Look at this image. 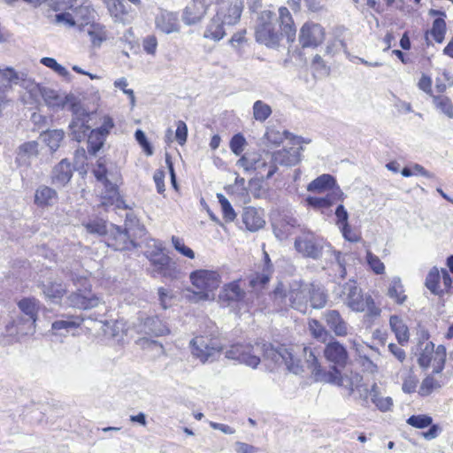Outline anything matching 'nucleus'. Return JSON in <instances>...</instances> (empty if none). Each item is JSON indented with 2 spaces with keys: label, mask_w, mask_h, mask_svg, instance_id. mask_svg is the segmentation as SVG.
I'll return each instance as SVG.
<instances>
[{
  "label": "nucleus",
  "mask_w": 453,
  "mask_h": 453,
  "mask_svg": "<svg viewBox=\"0 0 453 453\" xmlns=\"http://www.w3.org/2000/svg\"><path fill=\"white\" fill-rule=\"evenodd\" d=\"M305 363L311 378L316 382L329 383L344 388L350 395L363 386V377L357 372H342L349 362L346 347L337 340L327 342L323 349L325 359L331 365L326 370L309 347H303Z\"/></svg>",
  "instance_id": "nucleus-1"
},
{
  "label": "nucleus",
  "mask_w": 453,
  "mask_h": 453,
  "mask_svg": "<svg viewBox=\"0 0 453 453\" xmlns=\"http://www.w3.org/2000/svg\"><path fill=\"white\" fill-rule=\"evenodd\" d=\"M226 357L237 360L252 368H257L261 362V357L274 364L285 365L289 372L296 374L303 372L302 361L296 357L290 345L273 343L265 340H257L251 343L232 344L226 349Z\"/></svg>",
  "instance_id": "nucleus-2"
},
{
  "label": "nucleus",
  "mask_w": 453,
  "mask_h": 453,
  "mask_svg": "<svg viewBox=\"0 0 453 453\" xmlns=\"http://www.w3.org/2000/svg\"><path fill=\"white\" fill-rule=\"evenodd\" d=\"M296 32V25L290 11L286 6H280L277 13L271 10L259 12L255 27V39L267 48L278 49L284 37L288 43H294Z\"/></svg>",
  "instance_id": "nucleus-3"
},
{
  "label": "nucleus",
  "mask_w": 453,
  "mask_h": 453,
  "mask_svg": "<svg viewBox=\"0 0 453 453\" xmlns=\"http://www.w3.org/2000/svg\"><path fill=\"white\" fill-rule=\"evenodd\" d=\"M224 348V338L214 323L205 325L190 342L192 355L202 363L219 356Z\"/></svg>",
  "instance_id": "nucleus-4"
},
{
  "label": "nucleus",
  "mask_w": 453,
  "mask_h": 453,
  "mask_svg": "<svg viewBox=\"0 0 453 453\" xmlns=\"http://www.w3.org/2000/svg\"><path fill=\"white\" fill-rule=\"evenodd\" d=\"M236 165L257 181L269 180L278 170L275 155L265 150L244 153Z\"/></svg>",
  "instance_id": "nucleus-5"
},
{
  "label": "nucleus",
  "mask_w": 453,
  "mask_h": 453,
  "mask_svg": "<svg viewBox=\"0 0 453 453\" xmlns=\"http://www.w3.org/2000/svg\"><path fill=\"white\" fill-rule=\"evenodd\" d=\"M309 291L307 283L303 281H293L288 288L280 283L273 290V301L305 313L308 310Z\"/></svg>",
  "instance_id": "nucleus-6"
},
{
  "label": "nucleus",
  "mask_w": 453,
  "mask_h": 453,
  "mask_svg": "<svg viewBox=\"0 0 453 453\" xmlns=\"http://www.w3.org/2000/svg\"><path fill=\"white\" fill-rule=\"evenodd\" d=\"M190 281L199 299H213L215 291L221 283V276L218 271L198 269L190 273Z\"/></svg>",
  "instance_id": "nucleus-7"
},
{
  "label": "nucleus",
  "mask_w": 453,
  "mask_h": 453,
  "mask_svg": "<svg viewBox=\"0 0 453 453\" xmlns=\"http://www.w3.org/2000/svg\"><path fill=\"white\" fill-rule=\"evenodd\" d=\"M326 36V29L321 24L307 20L299 29L298 42L303 50H314L324 44Z\"/></svg>",
  "instance_id": "nucleus-8"
},
{
  "label": "nucleus",
  "mask_w": 453,
  "mask_h": 453,
  "mask_svg": "<svg viewBox=\"0 0 453 453\" xmlns=\"http://www.w3.org/2000/svg\"><path fill=\"white\" fill-rule=\"evenodd\" d=\"M149 261L152 267L153 276L159 275L169 279L177 277L178 271L175 263L163 250L151 252L149 256Z\"/></svg>",
  "instance_id": "nucleus-9"
},
{
  "label": "nucleus",
  "mask_w": 453,
  "mask_h": 453,
  "mask_svg": "<svg viewBox=\"0 0 453 453\" xmlns=\"http://www.w3.org/2000/svg\"><path fill=\"white\" fill-rule=\"evenodd\" d=\"M426 287L434 295H442L448 292L452 286V279L446 269L440 272L437 267H433L426 279Z\"/></svg>",
  "instance_id": "nucleus-10"
},
{
  "label": "nucleus",
  "mask_w": 453,
  "mask_h": 453,
  "mask_svg": "<svg viewBox=\"0 0 453 453\" xmlns=\"http://www.w3.org/2000/svg\"><path fill=\"white\" fill-rule=\"evenodd\" d=\"M105 242L108 247L115 250H127L134 248L136 245L130 238V234L126 228L113 226L106 234Z\"/></svg>",
  "instance_id": "nucleus-11"
},
{
  "label": "nucleus",
  "mask_w": 453,
  "mask_h": 453,
  "mask_svg": "<svg viewBox=\"0 0 453 453\" xmlns=\"http://www.w3.org/2000/svg\"><path fill=\"white\" fill-rule=\"evenodd\" d=\"M273 273V264L265 251L263 263L257 266L256 272L250 278V286L252 288H264L270 281Z\"/></svg>",
  "instance_id": "nucleus-12"
},
{
  "label": "nucleus",
  "mask_w": 453,
  "mask_h": 453,
  "mask_svg": "<svg viewBox=\"0 0 453 453\" xmlns=\"http://www.w3.org/2000/svg\"><path fill=\"white\" fill-rule=\"evenodd\" d=\"M342 295L345 296L349 308L357 312L365 311L364 301L366 298L355 281H349L343 285Z\"/></svg>",
  "instance_id": "nucleus-13"
},
{
  "label": "nucleus",
  "mask_w": 453,
  "mask_h": 453,
  "mask_svg": "<svg viewBox=\"0 0 453 453\" xmlns=\"http://www.w3.org/2000/svg\"><path fill=\"white\" fill-rule=\"evenodd\" d=\"M406 422L411 426L418 429L429 427L426 432L423 433V436L426 440L436 438L441 432L440 426L436 424H433L432 417L426 414L411 415L407 418Z\"/></svg>",
  "instance_id": "nucleus-14"
},
{
  "label": "nucleus",
  "mask_w": 453,
  "mask_h": 453,
  "mask_svg": "<svg viewBox=\"0 0 453 453\" xmlns=\"http://www.w3.org/2000/svg\"><path fill=\"white\" fill-rule=\"evenodd\" d=\"M241 282L242 280L239 279L223 286L219 296V299L224 305H229L233 303H240L244 300L246 292L242 288Z\"/></svg>",
  "instance_id": "nucleus-15"
},
{
  "label": "nucleus",
  "mask_w": 453,
  "mask_h": 453,
  "mask_svg": "<svg viewBox=\"0 0 453 453\" xmlns=\"http://www.w3.org/2000/svg\"><path fill=\"white\" fill-rule=\"evenodd\" d=\"M27 320L20 315H9L0 326V335L3 337L19 338L25 334Z\"/></svg>",
  "instance_id": "nucleus-16"
},
{
  "label": "nucleus",
  "mask_w": 453,
  "mask_h": 453,
  "mask_svg": "<svg viewBox=\"0 0 453 453\" xmlns=\"http://www.w3.org/2000/svg\"><path fill=\"white\" fill-rule=\"evenodd\" d=\"M67 301L70 307L81 310H88L96 307L99 303L98 297L90 289L73 292L68 296Z\"/></svg>",
  "instance_id": "nucleus-17"
},
{
  "label": "nucleus",
  "mask_w": 453,
  "mask_h": 453,
  "mask_svg": "<svg viewBox=\"0 0 453 453\" xmlns=\"http://www.w3.org/2000/svg\"><path fill=\"white\" fill-rule=\"evenodd\" d=\"M210 0H192L184 9L183 20L188 25L200 21L206 13Z\"/></svg>",
  "instance_id": "nucleus-18"
},
{
  "label": "nucleus",
  "mask_w": 453,
  "mask_h": 453,
  "mask_svg": "<svg viewBox=\"0 0 453 453\" xmlns=\"http://www.w3.org/2000/svg\"><path fill=\"white\" fill-rule=\"evenodd\" d=\"M103 185L104 191L101 196V205L105 208L111 206L118 209L125 208V202L119 194L118 185L110 180L104 182Z\"/></svg>",
  "instance_id": "nucleus-19"
},
{
  "label": "nucleus",
  "mask_w": 453,
  "mask_h": 453,
  "mask_svg": "<svg viewBox=\"0 0 453 453\" xmlns=\"http://www.w3.org/2000/svg\"><path fill=\"white\" fill-rule=\"evenodd\" d=\"M19 81V74L12 68L0 69V106L8 103L6 94Z\"/></svg>",
  "instance_id": "nucleus-20"
},
{
  "label": "nucleus",
  "mask_w": 453,
  "mask_h": 453,
  "mask_svg": "<svg viewBox=\"0 0 453 453\" xmlns=\"http://www.w3.org/2000/svg\"><path fill=\"white\" fill-rule=\"evenodd\" d=\"M429 15L437 17L434 19L430 29V35L436 42H442L445 37L447 26L445 22L446 14L442 11L431 9L429 10Z\"/></svg>",
  "instance_id": "nucleus-21"
},
{
  "label": "nucleus",
  "mask_w": 453,
  "mask_h": 453,
  "mask_svg": "<svg viewBox=\"0 0 453 453\" xmlns=\"http://www.w3.org/2000/svg\"><path fill=\"white\" fill-rule=\"evenodd\" d=\"M106 8L111 16L117 21L127 23L131 19V9L127 6L123 0H105Z\"/></svg>",
  "instance_id": "nucleus-22"
},
{
  "label": "nucleus",
  "mask_w": 453,
  "mask_h": 453,
  "mask_svg": "<svg viewBox=\"0 0 453 453\" xmlns=\"http://www.w3.org/2000/svg\"><path fill=\"white\" fill-rule=\"evenodd\" d=\"M73 176V167L67 159H62L53 169L51 182L59 186H65Z\"/></svg>",
  "instance_id": "nucleus-23"
},
{
  "label": "nucleus",
  "mask_w": 453,
  "mask_h": 453,
  "mask_svg": "<svg viewBox=\"0 0 453 453\" xmlns=\"http://www.w3.org/2000/svg\"><path fill=\"white\" fill-rule=\"evenodd\" d=\"M17 305L20 311L28 317L31 324L35 325L41 310V302L34 296H28L21 298Z\"/></svg>",
  "instance_id": "nucleus-24"
},
{
  "label": "nucleus",
  "mask_w": 453,
  "mask_h": 453,
  "mask_svg": "<svg viewBox=\"0 0 453 453\" xmlns=\"http://www.w3.org/2000/svg\"><path fill=\"white\" fill-rule=\"evenodd\" d=\"M325 321L335 335L344 337L348 334L347 323L338 311H327L325 313Z\"/></svg>",
  "instance_id": "nucleus-25"
},
{
  "label": "nucleus",
  "mask_w": 453,
  "mask_h": 453,
  "mask_svg": "<svg viewBox=\"0 0 453 453\" xmlns=\"http://www.w3.org/2000/svg\"><path fill=\"white\" fill-rule=\"evenodd\" d=\"M438 374L439 373H434L432 372L422 380L418 390V394L421 397L429 396L434 391L439 390L444 385L442 376Z\"/></svg>",
  "instance_id": "nucleus-26"
},
{
  "label": "nucleus",
  "mask_w": 453,
  "mask_h": 453,
  "mask_svg": "<svg viewBox=\"0 0 453 453\" xmlns=\"http://www.w3.org/2000/svg\"><path fill=\"white\" fill-rule=\"evenodd\" d=\"M57 200V191L48 186L42 185L35 190L34 202L40 208L52 206Z\"/></svg>",
  "instance_id": "nucleus-27"
},
{
  "label": "nucleus",
  "mask_w": 453,
  "mask_h": 453,
  "mask_svg": "<svg viewBox=\"0 0 453 453\" xmlns=\"http://www.w3.org/2000/svg\"><path fill=\"white\" fill-rule=\"evenodd\" d=\"M76 20V27L83 30L86 26L92 23L95 10L90 4H81L72 10Z\"/></svg>",
  "instance_id": "nucleus-28"
},
{
  "label": "nucleus",
  "mask_w": 453,
  "mask_h": 453,
  "mask_svg": "<svg viewBox=\"0 0 453 453\" xmlns=\"http://www.w3.org/2000/svg\"><path fill=\"white\" fill-rule=\"evenodd\" d=\"M143 327L145 334L150 336L159 337L166 335L170 333V330L165 323L157 316L146 318L143 322Z\"/></svg>",
  "instance_id": "nucleus-29"
},
{
  "label": "nucleus",
  "mask_w": 453,
  "mask_h": 453,
  "mask_svg": "<svg viewBox=\"0 0 453 453\" xmlns=\"http://www.w3.org/2000/svg\"><path fill=\"white\" fill-rule=\"evenodd\" d=\"M242 221L250 231H257L262 228L265 223L263 213L253 207H248L244 210Z\"/></svg>",
  "instance_id": "nucleus-30"
},
{
  "label": "nucleus",
  "mask_w": 453,
  "mask_h": 453,
  "mask_svg": "<svg viewBox=\"0 0 453 453\" xmlns=\"http://www.w3.org/2000/svg\"><path fill=\"white\" fill-rule=\"evenodd\" d=\"M64 319L56 320L51 325V330L58 334L61 330L70 331L79 328L84 322V318L79 315H66Z\"/></svg>",
  "instance_id": "nucleus-31"
},
{
  "label": "nucleus",
  "mask_w": 453,
  "mask_h": 453,
  "mask_svg": "<svg viewBox=\"0 0 453 453\" xmlns=\"http://www.w3.org/2000/svg\"><path fill=\"white\" fill-rule=\"evenodd\" d=\"M156 26L165 34L177 32L180 27L178 17L173 12L160 13L156 19Z\"/></svg>",
  "instance_id": "nucleus-32"
},
{
  "label": "nucleus",
  "mask_w": 453,
  "mask_h": 453,
  "mask_svg": "<svg viewBox=\"0 0 453 453\" xmlns=\"http://www.w3.org/2000/svg\"><path fill=\"white\" fill-rule=\"evenodd\" d=\"M289 134H290L287 130L282 129L281 127L271 126L267 127L264 139L268 147L277 148L288 138Z\"/></svg>",
  "instance_id": "nucleus-33"
},
{
  "label": "nucleus",
  "mask_w": 453,
  "mask_h": 453,
  "mask_svg": "<svg viewBox=\"0 0 453 453\" xmlns=\"http://www.w3.org/2000/svg\"><path fill=\"white\" fill-rule=\"evenodd\" d=\"M309 291L308 308L311 306L314 309L323 308L327 302V295L324 289L314 283H307Z\"/></svg>",
  "instance_id": "nucleus-34"
},
{
  "label": "nucleus",
  "mask_w": 453,
  "mask_h": 453,
  "mask_svg": "<svg viewBox=\"0 0 453 453\" xmlns=\"http://www.w3.org/2000/svg\"><path fill=\"white\" fill-rule=\"evenodd\" d=\"M242 10V3L236 0L230 3L225 10H222L219 13L222 17V20L225 24L233 26L240 20Z\"/></svg>",
  "instance_id": "nucleus-35"
},
{
  "label": "nucleus",
  "mask_w": 453,
  "mask_h": 453,
  "mask_svg": "<svg viewBox=\"0 0 453 453\" xmlns=\"http://www.w3.org/2000/svg\"><path fill=\"white\" fill-rule=\"evenodd\" d=\"M389 326L394 332L397 342L403 345L409 342V328L403 320L397 315H392L389 319Z\"/></svg>",
  "instance_id": "nucleus-36"
},
{
  "label": "nucleus",
  "mask_w": 453,
  "mask_h": 453,
  "mask_svg": "<svg viewBox=\"0 0 453 453\" xmlns=\"http://www.w3.org/2000/svg\"><path fill=\"white\" fill-rule=\"evenodd\" d=\"M224 24L225 23L222 20V17L219 12H217V14L211 18L210 23L208 24L204 32V36L214 41H219L224 37L226 34Z\"/></svg>",
  "instance_id": "nucleus-37"
},
{
  "label": "nucleus",
  "mask_w": 453,
  "mask_h": 453,
  "mask_svg": "<svg viewBox=\"0 0 453 453\" xmlns=\"http://www.w3.org/2000/svg\"><path fill=\"white\" fill-rule=\"evenodd\" d=\"M387 295L398 305L403 304L408 298L400 278H394L391 280L388 288Z\"/></svg>",
  "instance_id": "nucleus-38"
},
{
  "label": "nucleus",
  "mask_w": 453,
  "mask_h": 453,
  "mask_svg": "<svg viewBox=\"0 0 453 453\" xmlns=\"http://www.w3.org/2000/svg\"><path fill=\"white\" fill-rule=\"evenodd\" d=\"M342 193L337 188L327 194L325 197H309L307 201L309 204L315 208H328L337 201H342Z\"/></svg>",
  "instance_id": "nucleus-39"
},
{
  "label": "nucleus",
  "mask_w": 453,
  "mask_h": 453,
  "mask_svg": "<svg viewBox=\"0 0 453 453\" xmlns=\"http://www.w3.org/2000/svg\"><path fill=\"white\" fill-rule=\"evenodd\" d=\"M39 144L35 141L26 142L22 143L17 151V162L19 164L26 163L32 157L39 155Z\"/></svg>",
  "instance_id": "nucleus-40"
},
{
  "label": "nucleus",
  "mask_w": 453,
  "mask_h": 453,
  "mask_svg": "<svg viewBox=\"0 0 453 453\" xmlns=\"http://www.w3.org/2000/svg\"><path fill=\"white\" fill-rule=\"evenodd\" d=\"M88 34L94 47H100L108 39L105 27L96 22L88 25Z\"/></svg>",
  "instance_id": "nucleus-41"
},
{
  "label": "nucleus",
  "mask_w": 453,
  "mask_h": 453,
  "mask_svg": "<svg viewBox=\"0 0 453 453\" xmlns=\"http://www.w3.org/2000/svg\"><path fill=\"white\" fill-rule=\"evenodd\" d=\"M335 185L334 178L330 174H322L313 180L308 185V190L313 192H324L332 189Z\"/></svg>",
  "instance_id": "nucleus-42"
},
{
  "label": "nucleus",
  "mask_w": 453,
  "mask_h": 453,
  "mask_svg": "<svg viewBox=\"0 0 453 453\" xmlns=\"http://www.w3.org/2000/svg\"><path fill=\"white\" fill-rule=\"evenodd\" d=\"M43 142L51 151H56L64 140L65 133L61 129L47 130L42 134Z\"/></svg>",
  "instance_id": "nucleus-43"
},
{
  "label": "nucleus",
  "mask_w": 453,
  "mask_h": 453,
  "mask_svg": "<svg viewBox=\"0 0 453 453\" xmlns=\"http://www.w3.org/2000/svg\"><path fill=\"white\" fill-rule=\"evenodd\" d=\"M447 358L446 348L443 345H438L431 357V366L434 373H441L445 367Z\"/></svg>",
  "instance_id": "nucleus-44"
},
{
  "label": "nucleus",
  "mask_w": 453,
  "mask_h": 453,
  "mask_svg": "<svg viewBox=\"0 0 453 453\" xmlns=\"http://www.w3.org/2000/svg\"><path fill=\"white\" fill-rule=\"evenodd\" d=\"M105 136L102 131L93 129L88 135V151L90 155H96L103 147Z\"/></svg>",
  "instance_id": "nucleus-45"
},
{
  "label": "nucleus",
  "mask_w": 453,
  "mask_h": 453,
  "mask_svg": "<svg viewBox=\"0 0 453 453\" xmlns=\"http://www.w3.org/2000/svg\"><path fill=\"white\" fill-rule=\"evenodd\" d=\"M432 98L436 109L440 110L448 118H453V104L449 97L444 95H433Z\"/></svg>",
  "instance_id": "nucleus-46"
},
{
  "label": "nucleus",
  "mask_w": 453,
  "mask_h": 453,
  "mask_svg": "<svg viewBox=\"0 0 453 453\" xmlns=\"http://www.w3.org/2000/svg\"><path fill=\"white\" fill-rule=\"evenodd\" d=\"M43 294L52 301L61 300L66 294V289L60 283L50 282L43 285Z\"/></svg>",
  "instance_id": "nucleus-47"
},
{
  "label": "nucleus",
  "mask_w": 453,
  "mask_h": 453,
  "mask_svg": "<svg viewBox=\"0 0 453 453\" xmlns=\"http://www.w3.org/2000/svg\"><path fill=\"white\" fill-rule=\"evenodd\" d=\"M229 44L236 53L240 54L244 52L250 46L246 37V30H241L234 34L229 40Z\"/></svg>",
  "instance_id": "nucleus-48"
},
{
  "label": "nucleus",
  "mask_w": 453,
  "mask_h": 453,
  "mask_svg": "<svg viewBox=\"0 0 453 453\" xmlns=\"http://www.w3.org/2000/svg\"><path fill=\"white\" fill-rule=\"evenodd\" d=\"M365 260L369 268L374 274L382 275L385 273V265L380 260V258L377 255L373 254L371 250L366 251Z\"/></svg>",
  "instance_id": "nucleus-49"
},
{
  "label": "nucleus",
  "mask_w": 453,
  "mask_h": 453,
  "mask_svg": "<svg viewBox=\"0 0 453 453\" xmlns=\"http://www.w3.org/2000/svg\"><path fill=\"white\" fill-rule=\"evenodd\" d=\"M83 226L89 234L98 235H105L108 234L106 221L99 218L90 219L83 224Z\"/></svg>",
  "instance_id": "nucleus-50"
},
{
  "label": "nucleus",
  "mask_w": 453,
  "mask_h": 453,
  "mask_svg": "<svg viewBox=\"0 0 453 453\" xmlns=\"http://www.w3.org/2000/svg\"><path fill=\"white\" fill-rule=\"evenodd\" d=\"M272 114V109L269 104L261 100H257L253 104V117L256 120L264 122Z\"/></svg>",
  "instance_id": "nucleus-51"
},
{
  "label": "nucleus",
  "mask_w": 453,
  "mask_h": 453,
  "mask_svg": "<svg viewBox=\"0 0 453 453\" xmlns=\"http://www.w3.org/2000/svg\"><path fill=\"white\" fill-rule=\"evenodd\" d=\"M275 155V163L279 162L284 165H295L299 162V157L296 154L291 153L290 150L283 149L272 152Z\"/></svg>",
  "instance_id": "nucleus-52"
},
{
  "label": "nucleus",
  "mask_w": 453,
  "mask_h": 453,
  "mask_svg": "<svg viewBox=\"0 0 453 453\" xmlns=\"http://www.w3.org/2000/svg\"><path fill=\"white\" fill-rule=\"evenodd\" d=\"M309 330L313 338L325 342L328 337V332L325 326L317 319H312L308 322Z\"/></svg>",
  "instance_id": "nucleus-53"
},
{
  "label": "nucleus",
  "mask_w": 453,
  "mask_h": 453,
  "mask_svg": "<svg viewBox=\"0 0 453 453\" xmlns=\"http://www.w3.org/2000/svg\"><path fill=\"white\" fill-rule=\"evenodd\" d=\"M171 242L174 250L181 256L189 259L195 258L196 256L194 250L191 248L186 246L184 239L173 235L171 238Z\"/></svg>",
  "instance_id": "nucleus-54"
},
{
  "label": "nucleus",
  "mask_w": 453,
  "mask_h": 453,
  "mask_svg": "<svg viewBox=\"0 0 453 453\" xmlns=\"http://www.w3.org/2000/svg\"><path fill=\"white\" fill-rule=\"evenodd\" d=\"M434 350V344L433 342H428L426 344L425 349L419 354L418 358V363L422 369L426 370L431 366V357L433 351Z\"/></svg>",
  "instance_id": "nucleus-55"
},
{
  "label": "nucleus",
  "mask_w": 453,
  "mask_h": 453,
  "mask_svg": "<svg viewBox=\"0 0 453 453\" xmlns=\"http://www.w3.org/2000/svg\"><path fill=\"white\" fill-rule=\"evenodd\" d=\"M218 198L221 205L223 219L227 222L233 221L235 219L236 214L230 202L222 194H219Z\"/></svg>",
  "instance_id": "nucleus-56"
},
{
  "label": "nucleus",
  "mask_w": 453,
  "mask_h": 453,
  "mask_svg": "<svg viewBox=\"0 0 453 453\" xmlns=\"http://www.w3.org/2000/svg\"><path fill=\"white\" fill-rule=\"evenodd\" d=\"M72 133L74 136V138L81 142L82 139L85 138V136L88 134V132L89 131L90 127L88 125L85 124L82 121H73L70 125Z\"/></svg>",
  "instance_id": "nucleus-57"
},
{
  "label": "nucleus",
  "mask_w": 453,
  "mask_h": 453,
  "mask_svg": "<svg viewBox=\"0 0 453 453\" xmlns=\"http://www.w3.org/2000/svg\"><path fill=\"white\" fill-rule=\"evenodd\" d=\"M365 311L369 318H377L381 313V309L377 305L374 299L370 295H366L364 301Z\"/></svg>",
  "instance_id": "nucleus-58"
},
{
  "label": "nucleus",
  "mask_w": 453,
  "mask_h": 453,
  "mask_svg": "<svg viewBox=\"0 0 453 453\" xmlns=\"http://www.w3.org/2000/svg\"><path fill=\"white\" fill-rule=\"evenodd\" d=\"M246 140L242 134H234L230 140V149L232 152L237 156L241 155L243 151L244 146L246 145Z\"/></svg>",
  "instance_id": "nucleus-59"
},
{
  "label": "nucleus",
  "mask_w": 453,
  "mask_h": 453,
  "mask_svg": "<svg viewBox=\"0 0 453 453\" xmlns=\"http://www.w3.org/2000/svg\"><path fill=\"white\" fill-rule=\"evenodd\" d=\"M188 127L183 120L176 122L175 139L179 145L183 146L188 140Z\"/></svg>",
  "instance_id": "nucleus-60"
},
{
  "label": "nucleus",
  "mask_w": 453,
  "mask_h": 453,
  "mask_svg": "<svg viewBox=\"0 0 453 453\" xmlns=\"http://www.w3.org/2000/svg\"><path fill=\"white\" fill-rule=\"evenodd\" d=\"M77 0H53L50 4L52 11L58 12H68L73 10Z\"/></svg>",
  "instance_id": "nucleus-61"
},
{
  "label": "nucleus",
  "mask_w": 453,
  "mask_h": 453,
  "mask_svg": "<svg viewBox=\"0 0 453 453\" xmlns=\"http://www.w3.org/2000/svg\"><path fill=\"white\" fill-rule=\"evenodd\" d=\"M166 173L163 168L157 169L153 174V180L156 184L157 192L160 195H165V179Z\"/></svg>",
  "instance_id": "nucleus-62"
},
{
  "label": "nucleus",
  "mask_w": 453,
  "mask_h": 453,
  "mask_svg": "<svg viewBox=\"0 0 453 453\" xmlns=\"http://www.w3.org/2000/svg\"><path fill=\"white\" fill-rule=\"evenodd\" d=\"M452 85L453 81L451 78L446 73H443L441 77L436 78L435 90L439 95H443L446 89Z\"/></svg>",
  "instance_id": "nucleus-63"
},
{
  "label": "nucleus",
  "mask_w": 453,
  "mask_h": 453,
  "mask_svg": "<svg viewBox=\"0 0 453 453\" xmlns=\"http://www.w3.org/2000/svg\"><path fill=\"white\" fill-rule=\"evenodd\" d=\"M157 48V39L155 35H148L142 40L143 52L147 55H155Z\"/></svg>",
  "instance_id": "nucleus-64"
}]
</instances>
